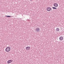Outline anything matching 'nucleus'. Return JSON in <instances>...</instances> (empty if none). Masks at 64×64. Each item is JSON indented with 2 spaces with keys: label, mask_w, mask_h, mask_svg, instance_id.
I'll list each match as a JSON object with an SVG mask.
<instances>
[{
  "label": "nucleus",
  "mask_w": 64,
  "mask_h": 64,
  "mask_svg": "<svg viewBox=\"0 0 64 64\" xmlns=\"http://www.w3.org/2000/svg\"><path fill=\"white\" fill-rule=\"evenodd\" d=\"M40 28H36L35 30V31H36V32H39V31H40Z\"/></svg>",
  "instance_id": "3"
},
{
  "label": "nucleus",
  "mask_w": 64,
  "mask_h": 64,
  "mask_svg": "<svg viewBox=\"0 0 64 64\" xmlns=\"http://www.w3.org/2000/svg\"><path fill=\"white\" fill-rule=\"evenodd\" d=\"M8 63V64H10V63H11L12 62V60H10L8 61L7 62Z\"/></svg>",
  "instance_id": "5"
},
{
  "label": "nucleus",
  "mask_w": 64,
  "mask_h": 64,
  "mask_svg": "<svg viewBox=\"0 0 64 64\" xmlns=\"http://www.w3.org/2000/svg\"><path fill=\"white\" fill-rule=\"evenodd\" d=\"M54 7H58V4L56 3H55L54 4Z\"/></svg>",
  "instance_id": "7"
},
{
  "label": "nucleus",
  "mask_w": 64,
  "mask_h": 64,
  "mask_svg": "<svg viewBox=\"0 0 64 64\" xmlns=\"http://www.w3.org/2000/svg\"><path fill=\"white\" fill-rule=\"evenodd\" d=\"M56 30L57 32H58L59 31V28H56Z\"/></svg>",
  "instance_id": "8"
},
{
  "label": "nucleus",
  "mask_w": 64,
  "mask_h": 64,
  "mask_svg": "<svg viewBox=\"0 0 64 64\" xmlns=\"http://www.w3.org/2000/svg\"><path fill=\"white\" fill-rule=\"evenodd\" d=\"M5 16L6 17H11V16Z\"/></svg>",
  "instance_id": "10"
},
{
  "label": "nucleus",
  "mask_w": 64,
  "mask_h": 64,
  "mask_svg": "<svg viewBox=\"0 0 64 64\" xmlns=\"http://www.w3.org/2000/svg\"><path fill=\"white\" fill-rule=\"evenodd\" d=\"M52 10V8L50 7H48L46 8V10L47 11H50Z\"/></svg>",
  "instance_id": "2"
},
{
  "label": "nucleus",
  "mask_w": 64,
  "mask_h": 64,
  "mask_svg": "<svg viewBox=\"0 0 64 64\" xmlns=\"http://www.w3.org/2000/svg\"><path fill=\"white\" fill-rule=\"evenodd\" d=\"M30 1H32V0H30Z\"/></svg>",
  "instance_id": "11"
},
{
  "label": "nucleus",
  "mask_w": 64,
  "mask_h": 64,
  "mask_svg": "<svg viewBox=\"0 0 64 64\" xmlns=\"http://www.w3.org/2000/svg\"><path fill=\"white\" fill-rule=\"evenodd\" d=\"M5 50L6 52H9V51H10V48L9 47H7L6 49Z\"/></svg>",
  "instance_id": "1"
},
{
  "label": "nucleus",
  "mask_w": 64,
  "mask_h": 64,
  "mask_svg": "<svg viewBox=\"0 0 64 64\" xmlns=\"http://www.w3.org/2000/svg\"><path fill=\"white\" fill-rule=\"evenodd\" d=\"M60 40V41H62L63 40V37L62 36H60L59 38Z\"/></svg>",
  "instance_id": "4"
},
{
  "label": "nucleus",
  "mask_w": 64,
  "mask_h": 64,
  "mask_svg": "<svg viewBox=\"0 0 64 64\" xmlns=\"http://www.w3.org/2000/svg\"><path fill=\"white\" fill-rule=\"evenodd\" d=\"M52 8L53 9H57V8H55V7H52Z\"/></svg>",
  "instance_id": "9"
},
{
  "label": "nucleus",
  "mask_w": 64,
  "mask_h": 64,
  "mask_svg": "<svg viewBox=\"0 0 64 64\" xmlns=\"http://www.w3.org/2000/svg\"><path fill=\"white\" fill-rule=\"evenodd\" d=\"M26 50H30V47L29 46H27L26 48Z\"/></svg>",
  "instance_id": "6"
}]
</instances>
